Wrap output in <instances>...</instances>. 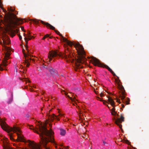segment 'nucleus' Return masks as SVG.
Here are the masks:
<instances>
[{
  "mask_svg": "<svg viewBox=\"0 0 149 149\" xmlns=\"http://www.w3.org/2000/svg\"><path fill=\"white\" fill-rule=\"evenodd\" d=\"M26 81H28V82H29V81L28 79H26Z\"/></svg>",
  "mask_w": 149,
  "mask_h": 149,
  "instance_id": "obj_29",
  "label": "nucleus"
},
{
  "mask_svg": "<svg viewBox=\"0 0 149 149\" xmlns=\"http://www.w3.org/2000/svg\"><path fill=\"white\" fill-rule=\"evenodd\" d=\"M69 94H71V93H70Z\"/></svg>",
  "mask_w": 149,
  "mask_h": 149,
  "instance_id": "obj_33",
  "label": "nucleus"
},
{
  "mask_svg": "<svg viewBox=\"0 0 149 149\" xmlns=\"http://www.w3.org/2000/svg\"><path fill=\"white\" fill-rule=\"evenodd\" d=\"M21 28L22 30V31H23V30H24V27H21Z\"/></svg>",
  "mask_w": 149,
  "mask_h": 149,
  "instance_id": "obj_27",
  "label": "nucleus"
},
{
  "mask_svg": "<svg viewBox=\"0 0 149 149\" xmlns=\"http://www.w3.org/2000/svg\"><path fill=\"white\" fill-rule=\"evenodd\" d=\"M49 125H50V124H49Z\"/></svg>",
  "mask_w": 149,
  "mask_h": 149,
  "instance_id": "obj_35",
  "label": "nucleus"
},
{
  "mask_svg": "<svg viewBox=\"0 0 149 149\" xmlns=\"http://www.w3.org/2000/svg\"><path fill=\"white\" fill-rule=\"evenodd\" d=\"M126 143H127L128 144L129 143V141L128 140H127L126 141Z\"/></svg>",
  "mask_w": 149,
  "mask_h": 149,
  "instance_id": "obj_24",
  "label": "nucleus"
},
{
  "mask_svg": "<svg viewBox=\"0 0 149 149\" xmlns=\"http://www.w3.org/2000/svg\"><path fill=\"white\" fill-rule=\"evenodd\" d=\"M26 49L27 51V52H28V54L25 53L24 51L23 50V52L24 55V56L25 58L26 62H27L26 65L27 67L29 66V61L31 60V56H29V51L28 50V47L27 46H26Z\"/></svg>",
  "mask_w": 149,
  "mask_h": 149,
  "instance_id": "obj_11",
  "label": "nucleus"
},
{
  "mask_svg": "<svg viewBox=\"0 0 149 149\" xmlns=\"http://www.w3.org/2000/svg\"><path fill=\"white\" fill-rule=\"evenodd\" d=\"M36 129H33L32 126L30 128L33 129V131L39 134L40 138V144H38L33 141L28 140V145L30 149H51L49 146L47 145V143L50 142L55 145L57 148L56 143L54 141L53 138L54 133L51 130H48L47 129L46 125H43L41 122H38Z\"/></svg>",
  "mask_w": 149,
  "mask_h": 149,
  "instance_id": "obj_2",
  "label": "nucleus"
},
{
  "mask_svg": "<svg viewBox=\"0 0 149 149\" xmlns=\"http://www.w3.org/2000/svg\"><path fill=\"white\" fill-rule=\"evenodd\" d=\"M8 10L9 11H11V12H13L15 10V9H12L11 7L9 8H8Z\"/></svg>",
  "mask_w": 149,
  "mask_h": 149,
  "instance_id": "obj_19",
  "label": "nucleus"
},
{
  "mask_svg": "<svg viewBox=\"0 0 149 149\" xmlns=\"http://www.w3.org/2000/svg\"><path fill=\"white\" fill-rule=\"evenodd\" d=\"M122 107L123 108H124V107L125 106H124V105H123V104H122Z\"/></svg>",
  "mask_w": 149,
  "mask_h": 149,
  "instance_id": "obj_30",
  "label": "nucleus"
},
{
  "mask_svg": "<svg viewBox=\"0 0 149 149\" xmlns=\"http://www.w3.org/2000/svg\"><path fill=\"white\" fill-rule=\"evenodd\" d=\"M30 20L36 24H38L39 22V21L36 19H31Z\"/></svg>",
  "mask_w": 149,
  "mask_h": 149,
  "instance_id": "obj_17",
  "label": "nucleus"
},
{
  "mask_svg": "<svg viewBox=\"0 0 149 149\" xmlns=\"http://www.w3.org/2000/svg\"><path fill=\"white\" fill-rule=\"evenodd\" d=\"M66 133V131L65 130L62 129H60V134L62 136H64Z\"/></svg>",
  "mask_w": 149,
  "mask_h": 149,
  "instance_id": "obj_15",
  "label": "nucleus"
},
{
  "mask_svg": "<svg viewBox=\"0 0 149 149\" xmlns=\"http://www.w3.org/2000/svg\"><path fill=\"white\" fill-rule=\"evenodd\" d=\"M100 95L101 97H102L103 96V94L102 93H100Z\"/></svg>",
  "mask_w": 149,
  "mask_h": 149,
  "instance_id": "obj_23",
  "label": "nucleus"
},
{
  "mask_svg": "<svg viewBox=\"0 0 149 149\" xmlns=\"http://www.w3.org/2000/svg\"><path fill=\"white\" fill-rule=\"evenodd\" d=\"M103 143L104 145H105V144L106 143V142H105L104 141H103Z\"/></svg>",
  "mask_w": 149,
  "mask_h": 149,
  "instance_id": "obj_28",
  "label": "nucleus"
},
{
  "mask_svg": "<svg viewBox=\"0 0 149 149\" xmlns=\"http://www.w3.org/2000/svg\"><path fill=\"white\" fill-rule=\"evenodd\" d=\"M55 31L57 34H59L61 37L62 40L64 42L70 47L74 46L76 48L78 54L79 56H81V57L74 61V59L72 58V56L68 54L61 52L58 53L56 51H52L49 52L48 56V58H49V60L47 62H48V63H49V62L53 60V58H54L55 57L57 58L59 57H61L64 58L67 62L71 61L74 63V62L75 70L78 71V69L83 68V66L81 64L84 62V61L83 60V55L85 54V52L83 46L79 43H76L69 41L64 38L59 31L56 30H55Z\"/></svg>",
  "mask_w": 149,
  "mask_h": 149,
  "instance_id": "obj_1",
  "label": "nucleus"
},
{
  "mask_svg": "<svg viewBox=\"0 0 149 149\" xmlns=\"http://www.w3.org/2000/svg\"><path fill=\"white\" fill-rule=\"evenodd\" d=\"M80 117L81 116V112H80Z\"/></svg>",
  "mask_w": 149,
  "mask_h": 149,
  "instance_id": "obj_32",
  "label": "nucleus"
},
{
  "mask_svg": "<svg viewBox=\"0 0 149 149\" xmlns=\"http://www.w3.org/2000/svg\"><path fill=\"white\" fill-rule=\"evenodd\" d=\"M91 60L93 62V63L95 65H97L99 67H103L107 69L109 71H110L114 76H116V74L112 70L106 65H103L96 58L94 57H92L91 58Z\"/></svg>",
  "mask_w": 149,
  "mask_h": 149,
  "instance_id": "obj_8",
  "label": "nucleus"
},
{
  "mask_svg": "<svg viewBox=\"0 0 149 149\" xmlns=\"http://www.w3.org/2000/svg\"><path fill=\"white\" fill-rule=\"evenodd\" d=\"M61 92L62 94H65L70 98L71 101L72 102V104L73 105H75V104H76L77 106L79 107L78 105L77 104V102H79V101L77 99H76L74 97H73V96H72V97H70V95L68 94L67 92L64 90H62Z\"/></svg>",
  "mask_w": 149,
  "mask_h": 149,
  "instance_id": "obj_10",
  "label": "nucleus"
},
{
  "mask_svg": "<svg viewBox=\"0 0 149 149\" xmlns=\"http://www.w3.org/2000/svg\"><path fill=\"white\" fill-rule=\"evenodd\" d=\"M68 147H65V149H67L68 148Z\"/></svg>",
  "mask_w": 149,
  "mask_h": 149,
  "instance_id": "obj_31",
  "label": "nucleus"
},
{
  "mask_svg": "<svg viewBox=\"0 0 149 149\" xmlns=\"http://www.w3.org/2000/svg\"><path fill=\"white\" fill-rule=\"evenodd\" d=\"M32 38V37H31V36L29 35H28L25 37V40L26 41V43L27 44L28 43V40H30Z\"/></svg>",
  "mask_w": 149,
  "mask_h": 149,
  "instance_id": "obj_14",
  "label": "nucleus"
},
{
  "mask_svg": "<svg viewBox=\"0 0 149 149\" xmlns=\"http://www.w3.org/2000/svg\"><path fill=\"white\" fill-rule=\"evenodd\" d=\"M2 4L1 1L0 0V7L3 10V11L6 14H7V17L5 20V25L8 27H9L12 24L17 25L21 24L23 22V20L20 18H18L15 16L13 13H8L6 10L5 9L1 6Z\"/></svg>",
  "mask_w": 149,
  "mask_h": 149,
  "instance_id": "obj_5",
  "label": "nucleus"
},
{
  "mask_svg": "<svg viewBox=\"0 0 149 149\" xmlns=\"http://www.w3.org/2000/svg\"><path fill=\"white\" fill-rule=\"evenodd\" d=\"M98 100H100V101H102V100L101 99H100V98L98 97Z\"/></svg>",
  "mask_w": 149,
  "mask_h": 149,
  "instance_id": "obj_26",
  "label": "nucleus"
},
{
  "mask_svg": "<svg viewBox=\"0 0 149 149\" xmlns=\"http://www.w3.org/2000/svg\"><path fill=\"white\" fill-rule=\"evenodd\" d=\"M19 39H21V38H20V37H19Z\"/></svg>",
  "mask_w": 149,
  "mask_h": 149,
  "instance_id": "obj_34",
  "label": "nucleus"
},
{
  "mask_svg": "<svg viewBox=\"0 0 149 149\" xmlns=\"http://www.w3.org/2000/svg\"><path fill=\"white\" fill-rule=\"evenodd\" d=\"M0 125L2 128L8 132L11 140H13V134L11 132H13L16 133L18 141L24 142H26L21 134V130L18 127L15 126L13 127H10L8 126L5 121L1 119H0Z\"/></svg>",
  "mask_w": 149,
  "mask_h": 149,
  "instance_id": "obj_4",
  "label": "nucleus"
},
{
  "mask_svg": "<svg viewBox=\"0 0 149 149\" xmlns=\"http://www.w3.org/2000/svg\"><path fill=\"white\" fill-rule=\"evenodd\" d=\"M13 94H11V97L10 98L8 101L7 102L8 103L10 104V103L13 101Z\"/></svg>",
  "mask_w": 149,
  "mask_h": 149,
  "instance_id": "obj_18",
  "label": "nucleus"
},
{
  "mask_svg": "<svg viewBox=\"0 0 149 149\" xmlns=\"http://www.w3.org/2000/svg\"><path fill=\"white\" fill-rule=\"evenodd\" d=\"M59 114L58 116H56L53 114L51 115L50 118L52 121H53L54 120H56L58 121H59L60 120L59 117H65L64 114L60 112L59 111H58Z\"/></svg>",
  "mask_w": 149,
  "mask_h": 149,
  "instance_id": "obj_12",
  "label": "nucleus"
},
{
  "mask_svg": "<svg viewBox=\"0 0 149 149\" xmlns=\"http://www.w3.org/2000/svg\"><path fill=\"white\" fill-rule=\"evenodd\" d=\"M1 143L2 144L4 149H13L10 148L8 144V139L1 134H0Z\"/></svg>",
  "mask_w": 149,
  "mask_h": 149,
  "instance_id": "obj_9",
  "label": "nucleus"
},
{
  "mask_svg": "<svg viewBox=\"0 0 149 149\" xmlns=\"http://www.w3.org/2000/svg\"><path fill=\"white\" fill-rule=\"evenodd\" d=\"M15 35V34L13 32H11V33L10 34V35L12 37H13Z\"/></svg>",
  "mask_w": 149,
  "mask_h": 149,
  "instance_id": "obj_20",
  "label": "nucleus"
},
{
  "mask_svg": "<svg viewBox=\"0 0 149 149\" xmlns=\"http://www.w3.org/2000/svg\"><path fill=\"white\" fill-rule=\"evenodd\" d=\"M45 38H46V37L44 36V37L42 39V40H44Z\"/></svg>",
  "mask_w": 149,
  "mask_h": 149,
  "instance_id": "obj_25",
  "label": "nucleus"
},
{
  "mask_svg": "<svg viewBox=\"0 0 149 149\" xmlns=\"http://www.w3.org/2000/svg\"><path fill=\"white\" fill-rule=\"evenodd\" d=\"M40 21L42 23V24L46 25L47 28H49L50 29L52 30L55 29V27L53 26H52L49 23H45V22H43L42 21Z\"/></svg>",
  "mask_w": 149,
  "mask_h": 149,
  "instance_id": "obj_13",
  "label": "nucleus"
},
{
  "mask_svg": "<svg viewBox=\"0 0 149 149\" xmlns=\"http://www.w3.org/2000/svg\"><path fill=\"white\" fill-rule=\"evenodd\" d=\"M108 100L109 103L113 107L112 109H110L109 107L107 104L108 103V102L104 101L103 102V104L106 105L111 111V115L114 116V117L113 118V120L114 121L115 123L119 126L121 130H122V125L119 124L121 123L122 122L124 121V118L122 116H121L120 118L115 117V116H118V115L117 112L115 111V107L116 106V105L115 104L114 101H113V99L110 97H108Z\"/></svg>",
  "mask_w": 149,
  "mask_h": 149,
  "instance_id": "obj_6",
  "label": "nucleus"
},
{
  "mask_svg": "<svg viewBox=\"0 0 149 149\" xmlns=\"http://www.w3.org/2000/svg\"><path fill=\"white\" fill-rule=\"evenodd\" d=\"M118 87L120 90V96L122 102L124 103H126L128 104L129 103V99L127 98L125 99V91L123 87L119 83H118Z\"/></svg>",
  "mask_w": 149,
  "mask_h": 149,
  "instance_id": "obj_7",
  "label": "nucleus"
},
{
  "mask_svg": "<svg viewBox=\"0 0 149 149\" xmlns=\"http://www.w3.org/2000/svg\"><path fill=\"white\" fill-rule=\"evenodd\" d=\"M49 35L47 34L45 36V37H46V38L49 37Z\"/></svg>",
  "mask_w": 149,
  "mask_h": 149,
  "instance_id": "obj_22",
  "label": "nucleus"
},
{
  "mask_svg": "<svg viewBox=\"0 0 149 149\" xmlns=\"http://www.w3.org/2000/svg\"><path fill=\"white\" fill-rule=\"evenodd\" d=\"M116 102H118L119 103H120V100L119 99H117L116 100Z\"/></svg>",
  "mask_w": 149,
  "mask_h": 149,
  "instance_id": "obj_21",
  "label": "nucleus"
},
{
  "mask_svg": "<svg viewBox=\"0 0 149 149\" xmlns=\"http://www.w3.org/2000/svg\"><path fill=\"white\" fill-rule=\"evenodd\" d=\"M2 41H0V44L2 46V49L4 54H3L4 59L2 61V63L0 65V70H6L3 68V67H6L7 65V60L10 58L11 54V49L6 46V45H8L10 43V40L8 36H5L2 38Z\"/></svg>",
  "mask_w": 149,
  "mask_h": 149,
  "instance_id": "obj_3",
  "label": "nucleus"
},
{
  "mask_svg": "<svg viewBox=\"0 0 149 149\" xmlns=\"http://www.w3.org/2000/svg\"><path fill=\"white\" fill-rule=\"evenodd\" d=\"M48 69L49 72L52 74H53L54 72L56 73V70L53 69L52 67L49 68Z\"/></svg>",
  "mask_w": 149,
  "mask_h": 149,
  "instance_id": "obj_16",
  "label": "nucleus"
}]
</instances>
